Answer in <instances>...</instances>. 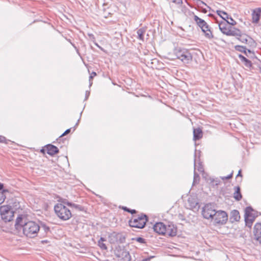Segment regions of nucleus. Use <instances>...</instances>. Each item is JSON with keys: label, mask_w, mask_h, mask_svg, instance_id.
<instances>
[{"label": "nucleus", "mask_w": 261, "mask_h": 261, "mask_svg": "<svg viewBox=\"0 0 261 261\" xmlns=\"http://www.w3.org/2000/svg\"><path fill=\"white\" fill-rule=\"evenodd\" d=\"M68 41L71 43V44L73 46V47L76 49V52L79 54V50L77 48V47L75 46V45L72 43L70 40V39H67Z\"/></svg>", "instance_id": "obj_40"}, {"label": "nucleus", "mask_w": 261, "mask_h": 261, "mask_svg": "<svg viewBox=\"0 0 261 261\" xmlns=\"http://www.w3.org/2000/svg\"><path fill=\"white\" fill-rule=\"evenodd\" d=\"M173 2L178 5H180L182 3V0H173Z\"/></svg>", "instance_id": "obj_42"}, {"label": "nucleus", "mask_w": 261, "mask_h": 261, "mask_svg": "<svg viewBox=\"0 0 261 261\" xmlns=\"http://www.w3.org/2000/svg\"><path fill=\"white\" fill-rule=\"evenodd\" d=\"M239 38H238V39L240 40L242 43H246L248 41V38H249L247 35H242L241 34H240V36H239Z\"/></svg>", "instance_id": "obj_27"}, {"label": "nucleus", "mask_w": 261, "mask_h": 261, "mask_svg": "<svg viewBox=\"0 0 261 261\" xmlns=\"http://www.w3.org/2000/svg\"><path fill=\"white\" fill-rule=\"evenodd\" d=\"M199 175L194 171L193 184H195L199 180Z\"/></svg>", "instance_id": "obj_33"}, {"label": "nucleus", "mask_w": 261, "mask_h": 261, "mask_svg": "<svg viewBox=\"0 0 261 261\" xmlns=\"http://www.w3.org/2000/svg\"><path fill=\"white\" fill-rule=\"evenodd\" d=\"M232 173H231L230 174L228 175V176H226V177H223L222 179H230L232 177Z\"/></svg>", "instance_id": "obj_46"}, {"label": "nucleus", "mask_w": 261, "mask_h": 261, "mask_svg": "<svg viewBox=\"0 0 261 261\" xmlns=\"http://www.w3.org/2000/svg\"><path fill=\"white\" fill-rule=\"evenodd\" d=\"M6 141V138L4 136H0V142L4 143Z\"/></svg>", "instance_id": "obj_43"}, {"label": "nucleus", "mask_w": 261, "mask_h": 261, "mask_svg": "<svg viewBox=\"0 0 261 261\" xmlns=\"http://www.w3.org/2000/svg\"><path fill=\"white\" fill-rule=\"evenodd\" d=\"M40 229L41 230H43L44 232L45 233L48 232L50 230L49 227L44 223L41 224V226H40Z\"/></svg>", "instance_id": "obj_31"}, {"label": "nucleus", "mask_w": 261, "mask_h": 261, "mask_svg": "<svg viewBox=\"0 0 261 261\" xmlns=\"http://www.w3.org/2000/svg\"><path fill=\"white\" fill-rule=\"evenodd\" d=\"M213 219L216 224L224 225L227 221L228 215L225 212L220 210L217 211Z\"/></svg>", "instance_id": "obj_8"}, {"label": "nucleus", "mask_w": 261, "mask_h": 261, "mask_svg": "<svg viewBox=\"0 0 261 261\" xmlns=\"http://www.w3.org/2000/svg\"><path fill=\"white\" fill-rule=\"evenodd\" d=\"M147 221V216L145 214H141L138 216H133L128 223L130 227L143 228Z\"/></svg>", "instance_id": "obj_4"}, {"label": "nucleus", "mask_w": 261, "mask_h": 261, "mask_svg": "<svg viewBox=\"0 0 261 261\" xmlns=\"http://www.w3.org/2000/svg\"><path fill=\"white\" fill-rule=\"evenodd\" d=\"M224 21L227 22L228 25L230 24L231 25H234L236 24V21L233 18L229 16V18L227 19L226 20H224Z\"/></svg>", "instance_id": "obj_28"}, {"label": "nucleus", "mask_w": 261, "mask_h": 261, "mask_svg": "<svg viewBox=\"0 0 261 261\" xmlns=\"http://www.w3.org/2000/svg\"><path fill=\"white\" fill-rule=\"evenodd\" d=\"M247 50L249 53H250V50L249 49H247Z\"/></svg>", "instance_id": "obj_54"}, {"label": "nucleus", "mask_w": 261, "mask_h": 261, "mask_svg": "<svg viewBox=\"0 0 261 261\" xmlns=\"http://www.w3.org/2000/svg\"><path fill=\"white\" fill-rule=\"evenodd\" d=\"M194 166H195V167L196 166L195 160H194Z\"/></svg>", "instance_id": "obj_52"}, {"label": "nucleus", "mask_w": 261, "mask_h": 261, "mask_svg": "<svg viewBox=\"0 0 261 261\" xmlns=\"http://www.w3.org/2000/svg\"><path fill=\"white\" fill-rule=\"evenodd\" d=\"M166 225L162 222H157L153 225L154 231L159 234H165Z\"/></svg>", "instance_id": "obj_11"}, {"label": "nucleus", "mask_w": 261, "mask_h": 261, "mask_svg": "<svg viewBox=\"0 0 261 261\" xmlns=\"http://www.w3.org/2000/svg\"><path fill=\"white\" fill-rule=\"evenodd\" d=\"M134 240H136L138 242L140 243L143 244L145 243V239L141 237H138L136 239H134Z\"/></svg>", "instance_id": "obj_34"}, {"label": "nucleus", "mask_w": 261, "mask_h": 261, "mask_svg": "<svg viewBox=\"0 0 261 261\" xmlns=\"http://www.w3.org/2000/svg\"><path fill=\"white\" fill-rule=\"evenodd\" d=\"M153 256H151L150 257H149V258H146L143 259L142 261H150V258H153Z\"/></svg>", "instance_id": "obj_47"}, {"label": "nucleus", "mask_w": 261, "mask_h": 261, "mask_svg": "<svg viewBox=\"0 0 261 261\" xmlns=\"http://www.w3.org/2000/svg\"><path fill=\"white\" fill-rule=\"evenodd\" d=\"M241 34V32L240 30L231 27L227 33V36H239Z\"/></svg>", "instance_id": "obj_20"}, {"label": "nucleus", "mask_w": 261, "mask_h": 261, "mask_svg": "<svg viewBox=\"0 0 261 261\" xmlns=\"http://www.w3.org/2000/svg\"><path fill=\"white\" fill-rule=\"evenodd\" d=\"M96 75V72H92L90 76H89V80L90 81L93 77Z\"/></svg>", "instance_id": "obj_45"}, {"label": "nucleus", "mask_w": 261, "mask_h": 261, "mask_svg": "<svg viewBox=\"0 0 261 261\" xmlns=\"http://www.w3.org/2000/svg\"><path fill=\"white\" fill-rule=\"evenodd\" d=\"M62 202L71 207H73L80 211H83L84 210V207L81 205H79V204H75V203H72L71 202H69L68 200H67L66 199H64L63 201H62Z\"/></svg>", "instance_id": "obj_17"}, {"label": "nucleus", "mask_w": 261, "mask_h": 261, "mask_svg": "<svg viewBox=\"0 0 261 261\" xmlns=\"http://www.w3.org/2000/svg\"><path fill=\"white\" fill-rule=\"evenodd\" d=\"M255 236L256 240L261 243V229L259 230L258 231H256L255 233Z\"/></svg>", "instance_id": "obj_30"}, {"label": "nucleus", "mask_w": 261, "mask_h": 261, "mask_svg": "<svg viewBox=\"0 0 261 261\" xmlns=\"http://www.w3.org/2000/svg\"><path fill=\"white\" fill-rule=\"evenodd\" d=\"M6 198V197L4 195V193L0 192V204L4 202Z\"/></svg>", "instance_id": "obj_35"}, {"label": "nucleus", "mask_w": 261, "mask_h": 261, "mask_svg": "<svg viewBox=\"0 0 261 261\" xmlns=\"http://www.w3.org/2000/svg\"><path fill=\"white\" fill-rule=\"evenodd\" d=\"M46 149L47 150V153L52 156L59 152L58 148L56 146L51 144L47 145L46 146Z\"/></svg>", "instance_id": "obj_15"}, {"label": "nucleus", "mask_w": 261, "mask_h": 261, "mask_svg": "<svg viewBox=\"0 0 261 261\" xmlns=\"http://www.w3.org/2000/svg\"><path fill=\"white\" fill-rule=\"evenodd\" d=\"M90 95V91H86L85 93V100H87Z\"/></svg>", "instance_id": "obj_44"}, {"label": "nucleus", "mask_w": 261, "mask_h": 261, "mask_svg": "<svg viewBox=\"0 0 261 261\" xmlns=\"http://www.w3.org/2000/svg\"><path fill=\"white\" fill-rule=\"evenodd\" d=\"M257 226H258L259 227L261 226L260 223L256 224L255 226V227H256Z\"/></svg>", "instance_id": "obj_51"}, {"label": "nucleus", "mask_w": 261, "mask_h": 261, "mask_svg": "<svg viewBox=\"0 0 261 261\" xmlns=\"http://www.w3.org/2000/svg\"><path fill=\"white\" fill-rule=\"evenodd\" d=\"M4 188V185L3 184L0 182V192H3V193L6 192H8L7 190H3Z\"/></svg>", "instance_id": "obj_37"}, {"label": "nucleus", "mask_w": 261, "mask_h": 261, "mask_svg": "<svg viewBox=\"0 0 261 261\" xmlns=\"http://www.w3.org/2000/svg\"><path fill=\"white\" fill-rule=\"evenodd\" d=\"M202 31L205 33V36L206 38L208 39H211L213 38V35L212 34V32L210 29V27L206 23L205 25H203V27L201 28Z\"/></svg>", "instance_id": "obj_18"}, {"label": "nucleus", "mask_w": 261, "mask_h": 261, "mask_svg": "<svg viewBox=\"0 0 261 261\" xmlns=\"http://www.w3.org/2000/svg\"><path fill=\"white\" fill-rule=\"evenodd\" d=\"M174 53L177 59L184 64H189L192 60V56L187 49L178 47L175 49Z\"/></svg>", "instance_id": "obj_3"}, {"label": "nucleus", "mask_w": 261, "mask_h": 261, "mask_svg": "<svg viewBox=\"0 0 261 261\" xmlns=\"http://www.w3.org/2000/svg\"><path fill=\"white\" fill-rule=\"evenodd\" d=\"M106 241V240L104 238L101 237L99 240L98 241V246L102 250H107L108 249L106 245L103 243V242Z\"/></svg>", "instance_id": "obj_25"}, {"label": "nucleus", "mask_w": 261, "mask_h": 261, "mask_svg": "<svg viewBox=\"0 0 261 261\" xmlns=\"http://www.w3.org/2000/svg\"><path fill=\"white\" fill-rule=\"evenodd\" d=\"M253 211L251 206H248L246 208L245 211V221L246 226L251 227L253 222H254L255 216L252 213Z\"/></svg>", "instance_id": "obj_10"}, {"label": "nucleus", "mask_w": 261, "mask_h": 261, "mask_svg": "<svg viewBox=\"0 0 261 261\" xmlns=\"http://www.w3.org/2000/svg\"><path fill=\"white\" fill-rule=\"evenodd\" d=\"M240 219V213L238 210H234L230 213V221L233 223L239 221Z\"/></svg>", "instance_id": "obj_16"}, {"label": "nucleus", "mask_w": 261, "mask_h": 261, "mask_svg": "<svg viewBox=\"0 0 261 261\" xmlns=\"http://www.w3.org/2000/svg\"><path fill=\"white\" fill-rule=\"evenodd\" d=\"M203 133L201 129L199 127L194 128L193 130V139L194 140H198L202 137Z\"/></svg>", "instance_id": "obj_19"}, {"label": "nucleus", "mask_w": 261, "mask_h": 261, "mask_svg": "<svg viewBox=\"0 0 261 261\" xmlns=\"http://www.w3.org/2000/svg\"><path fill=\"white\" fill-rule=\"evenodd\" d=\"M16 229L22 228L23 234L27 237L34 238L37 236L40 229L39 224L33 221H28L25 215H19L15 221Z\"/></svg>", "instance_id": "obj_1"}, {"label": "nucleus", "mask_w": 261, "mask_h": 261, "mask_svg": "<svg viewBox=\"0 0 261 261\" xmlns=\"http://www.w3.org/2000/svg\"><path fill=\"white\" fill-rule=\"evenodd\" d=\"M236 49L238 50V51H240L241 52H243L245 54H246V48L244 46H240V45H237L236 46Z\"/></svg>", "instance_id": "obj_29"}, {"label": "nucleus", "mask_w": 261, "mask_h": 261, "mask_svg": "<svg viewBox=\"0 0 261 261\" xmlns=\"http://www.w3.org/2000/svg\"><path fill=\"white\" fill-rule=\"evenodd\" d=\"M146 32V29L144 28H142L138 29L137 31V33L138 35V38L141 40H144V35Z\"/></svg>", "instance_id": "obj_24"}, {"label": "nucleus", "mask_w": 261, "mask_h": 261, "mask_svg": "<svg viewBox=\"0 0 261 261\" xmlns=\"http://www.w3.org/2000/svg\"><path fill=\"white\" fill-rule=\"evenodd\" d=\"M122 209L126 212L130 213L132 214H134L137 213V211L135 210H131L126 206H123Z\"/></svg>", "instance_id": "obj_32"}, {"label": "nucleus", "mask_w": 261, "mask_h": 261, "mask_svg": "<svg viewBox=\"0 0 261 261\" xmlns=\"http://www.w3.org/2000/svg\"><path fill=\"white\" fill-rule=\"evenodd\" d=\"M230 26L227 24L225 21H221L219 23V28L221 32L227 35V33H228V31L230 29Z\"/></svg>", "instance_id": "obj_14"}, {"label": "nucleus", "mask_w": 261, "mask_h": 261, "mask_svg": "<svg viewBox=\"0 0 261 261\" xmlns=\"http://www.w3.org/2000/svg\"><path fill=\"white\" fill-rule=\"evenodd\" d=\"M166 233L170 237L175 236L177 233V228L172 223L169 224L165 226Z\"/></svg>", "instance_id": "obj_12"}, {"label": "nucleus", "mask_w": 261, "mask_h": 261, "mask_svg": "<svg viewBox=\"0 0 261 261\" xmlns=\"http://www.w3.org/2000/svg\"><path fill=\"white\" fill-rule=\"evenodd\" d=\"M201 11H202L203 13H206L207 12V11L206 9H205V8H202V10H201Z\"/></svg>", "instance_id": "obj_48"}, {"label": "nucleus", "mask_w": 261, "mask_h": 261, "mask_svg": "<svg viewBox=\"0 0 261 261\" xmlns=\"http://www.w3.org/2000/svg\"><path fill=\"white\" fill-rule=\"evenodd\" d=\"M197 5L199 7H201V5H204L207 6L206 4L201 0H197Z\"/></svg>", "instance_id": "obj_39"}, {"label": "nucleus", "mask_w": 261, "mask_h": 261, "mask_svg": "<svg viewBox=\"0 0 261 261\" xmlns=\"http://www.w3.org/2000/svg\"><path fill=\"white\" fill-rule=\"evenodd\" d=\"M194 20L196 22L197 24L201 28L203 27V25H205L206 24V22L203 20L198 17L197 15L194 16Z\"/></svg>", "instance_id": "obj_23"}, {"label": "nucleus", "mask_w": 261, "mask_h": 261, "mask_svg": "<svg viewBox=\"0 0 261 261\" xmlns=\"http://www.w3.org/2000/svg\"><path fill=\"white\" fill-rule=\"evenodd\" d=\"M217 13L224 20H226L227 19L229 18V15L227 13L223 11L217 10Z\"/></svg>", "instance_id": "obj_26"}, {"label": "nucleus", "mask_w": 261, "mask_h": 261, "mask_svg": "<svg viewBox=\"0 0 261 261\" xmlns=\"http://www.w3.org/2000/svg\"><path fill=\"white\" fill-rule=\"evenodd\" d=\"M92 83H90V86H91L92 85Z\"/></svg>", "instance_id": "obj_55"}, {"label": "nucleus", "mask_w": 261, "mask_h": 261, "mask_svg": "<svg viewBox=\"0 0 261 261\" xmlns=\"http://www.w3.org/2000/svg\"><path fill=\"white\" fill-rule=\"evenodd\" d=\"M242 176V175H241V170H240L239 171L238 174V175H237V176Z\"/></svg>", "instance_id": "obj_50"}, {"label": "nucleus", "mask_w": 261, "mask_h": 261, "mask_svg": "<svg viewBox=\"0 0 261 261\" xmlns=\"http://www.w3.org/2000/svg\"><path fill=\"white\" fill-rule=\"evenodd\" d=\"M2 219L5 222L11 221L14 217V211L10 206L3 205L0 207Z\"/></svg>", "instance_id": "obj_5"}, {"label": "nucleus", "mask_w": 261, "mask_h": 261, "mask_svg": "<svg viewBox=\"0 0 261 261\" xmlns=\"http://www.w3.org/2000/svg\"><path fill=\"white\" fill-rule=\"evenodd\" d=\"M115 256L121 261H130L131 256L129 252L123 246H118L114 251Z\"/></svg>", "instance_id": "obj_6"}, {"label": "nucleus", "mask_w": 261, "mask_h": 261, "mask_svg": "<svg viewBox=\"0 0 261 261\" xmlns=\"http://www.w3.org/2000/svg\"><path fill=\"white\" fill-rule=\"evenodd\" d=\"M109 241L111 244L124 243L126 236L123 233L113 232L109 235Z\"/></svg>", "instance_id": "obj_9"}, {"label": "nucleus", "mask_w": 261, "mask_h": 261, "mask_svg": "<svg viewBox=\"0 0 261 261\" xmlns=\"http://www.w3.org/2000/svg\"><path fill=\"white\" fill-rule=\"evenodd\" d=\"M239 58L240 60L244 63V65L246 67L250 68L252 66L251 62L243 55H239Z\"/></svg>", "instance_id": "obj_22"}, {"label": "nucleus", "mask_w": 261, "mask_h": 261, "mask_svg": "<svg viewBox=\"0 0 261 261\" xmlns=\"http://www.w3.org/2000/svg\"><path fill=\"white\" fill-rule=\"evenodd\" d=\"M197 170L200 172H202L204 171L202 165L200 163L199 164L198 166L197 167Z\"/></svg>", "instance_id": "obj_38"}, {"label": "nucleus", "mask_w": 261, "mask_h": 261, "mask_svg": "<svg viewBox=\"0 0 261 261\" xmlns=\"http://www.w3.org/2000/svg\"><path fill=\"white\" fill-rule=\"evenodd\" d=\"M62 202L57 203L54 206L56 214L61 220L66 221L69 220L72 216L70 211Z\"/></svg>", "instance_id": "obj_2"}, {"label": "nucleus", "mask_w": 261, "mask_h": 261, "mask_svg": "<svg viewBox=\"0 0 261 261\" xmlns=\"http://www.w3.org/2000/svg\"><path fill=\"white\" fill-rule=\"evenodd\" d=\"M216 212L214 205L212 203H208L203 207L202 214L205 219H213Z\"/></svg>", "instance_id": "obj_7"}, {"label": "nucleus", "mask_w": 261, "mask_h": 261, "mask_svg": "<svg viewBox=\"0 0 261 261\" xmlns=\"http://www.w3.org/2000/svg\"><path fill=\"white\" fill-rule=\"evenodd\" d=\"M90 39L92 40L93 42H94L95 40V38L94 37V36L92 34H88Z\"/></svg>", "instance_id": "obj_41"}, {"label": "nucleus", "mask_w": 261, "mask_h": 261, "mask_svg": "<svg viewBox=\"0 0 261 261\" xmlns=\"http://www.w3.org/2000/svg\"><path fill=\"white\" fill-rule=\"evenodd\" d=\"M234 189L235 191L233 193V197L237 201H240L242 198L240 188L238 186L235 187Z\"/></svg>", "instance_id": "obj_21"}, {"label": "nucleus", "mask_w": 261, "mask_h": 261, "mask_svg": "<svg viewBox=\"0 0 261 261\" xmlns=\"http://www.w3.org/2000/svg\"><path fill=\"white\" fill-rule=\"evenodd\" d=\"M261 8H259L253 10L252 13V19L253 23H257L260 19Z\"/></svg>", "instance_id": "obj_13"}, {"label": "nucleus", "mask_w": 261, "mask_h": 261, "mask_svg": "<svg viewBox=\"0 0 261 261\" xmlns=\"http://www.w3.org/2000/svg\"><path fill=\"white\" fill-rule=\"evenodd\" d=\"M71 128H68V129H66V130H65V132H64V133H63L61 135V136H60V137H63V136H65V135H66L68 134L70 132V131H71Z\"/></svg>", "instance_id": "obj_36"}, {"label": "nucleus", "mask_w": 261, "mask_h": 261, "mask_svg": "<svg viewBox=\"0 0 261 261\" xmlns=\"http://www.w3.org/2000/svg\"><path fill=\"white\" fill-rule=\"evenodd\" d=\"M93 42L96 46H97L98 47L102 49V48L95 42V40Z\"/></svg>", "instance_id": "obj_49"}, {"label": "nucleus", "mask_w": 261, "mask_h": 261, "mask_svg": "<svg viewBox=\"0 0 261 261\" xmlns=\"http://www.w3.org/2000/svg\"><path fill=\"white\" fill-rule=\"evenodd\" d=\"M78 125V122H77L75 125V127Z\"/></svg>", "instance_id": "obj_53"}]
</instances>
